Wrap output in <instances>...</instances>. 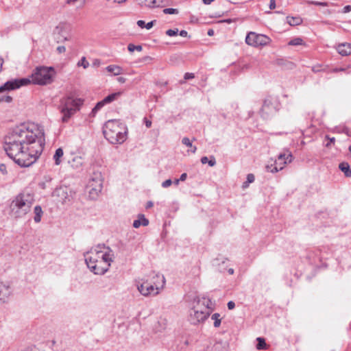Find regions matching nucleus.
I'll list each match as a JSON object with an SVG mask.
<instances>
[{"instance_id":"nucleus-48","label":"nucleus","mask_w":351,"mask_h":351,"mask_svg":"<svg viewBox=\"0 0 351 351\" xmlns=\"http://www.w3.org/2000/svg\"><path fill=\"white\" fill-rule=\"evenodd\" d=\"M346 69L345 68H342V67H340V68H334L332 69L330 72L332 73H337V72H340V71H346Z\"/></svg>"},{"instance_id":"nucleus-31","label":"nucleus","mask_w":351,"mask_h":351,"mask_svg":"<svg viewBox=\"0 0 351 351\" xmlns=\"http://www.w3.org/2000/svg\"><path fill=\"white\" fill-rule=\"evenodd\" d=\"M106 104L105 102H104V99L99 101L95 106L93 108L91 111V115L95 116L96 113L105 105Z\"/></svg>"},{"instance_id":"nucleus-61","label":"nucleus","mask_w":351,"mask_h":351,"mask_svg":"<svg viewBox=\"0 0 351 351\" xmlns=\"http://www.w3.org/2000/svg\"><path fill=\"white\" fill-rule=\"evenodd\" d=\"M145 123L147 128H150L152 125V121L145 119Z\"/></svg>"},{"instance_id":"nucleus-56","label":"nucleus","mask_w":351,"mask_h":351,"mask_svg":"<svg viewBox=\"0 0 351 351\" xmlns=\"http://www.w3.org/2000/svg\"><path fill=\"white\" fill-rule=\"evenodd\" d=\"M208 158L207 156H203L202 158H201V162L202 164H206V163H208Z\"/></svg>"},{"instance_id":"nucleus-37","label":"nucleus","mask_w":351,"mask_h":351,"mask_svg":"<svg viewBox=\"0 0 351 351\" xmlns=\"http://www.w3.org/2000/svg\"><path fill=\"white\" fill-rule=\"evenodd\" d=\"M9 90H11V89L10 88V84L8 83V81L6 82L3 85L0 86V93Z\"/></svg>"},{"instance_id":"nucleus-10","label":"nucleus","mask_w":351,"mask_h":351,"mask_svg":"<svg viewBox=\"0 0 351 351\" xmlns=\"http://www.w3.org/2000/svg\"><path fill=\"white\" fill-rule=\"evenodd\" d=\"M277 111L276 102L271 97H267L261 110V115L263 119H268L270 115Z\"/></svg>"},{"instance_id":"nucleus-41","label":"nucleus","mask_w":351,"mask_h":351,"mask_svg":"<svg viewBox=\"0 0 351 351\" xmlns=\"http://www.w3.org/2000/svg\"><path fill=\"white\" fill-rule=\"evenodd\" d=\"M149 8L160 7V4L156 0H152L150 3L146 4Z\"/></svg>"},{"instance_id":"nucleus-51","label":"nucleus","mask_w":351,"mask_h":351,"mask_svg":"<svg viewBox=\"0 0 351 351\" xmlns=\"http://www.w3.org/2000/svg\"><path fill=\"white\" fill-rule=\"evenodd\" d=\"M229 310H232L235 307V303L233 301H230L227 304Z\"/></svg>"},{"instance_id":"nucleus-34","label":"nucleus","mask_w":351,"mask_h":351,"mask_svg":"<svg viewBox=\"0 0 351 351\" xmlns=\"http://www.w3.org/2000/svg\"><path fill=\"white\" fill-rule=\"evenodd\" d=\"M128 49L130 52H134L135 50L138 51H141L143 49V47L141 45H134L132 43L129 44L128 45Z\"/></svg>"},{"instance_id":"nucleus-63","label":"nucleus","mask_w":351,"mask_h":351,"mask_svg":"<svg viewBox=\"0 0 351 351\" xmlns=\"http://www.w3.org/2000/svg\"><path fill=\"white\" fill-rule=\"evenodd\" d=\"M154 204L152 202L149 201L147 203V205H146V208H152Z\"/></svg>"},{"instance_id":"nucleus-45","label":"nucleus","mask_w":351,"mask_h":351,"mask_svg":"<svg viewBox=\"0 0 351 351\" xmlns=\"http://www.w3.org/2000/svg\"><path fill=\"white\" fill-rule=\"evenodd\" d=\"M195 75L193 73H186L184 74V80H190V79H193L194 78Z\"/></svg>"},{"instance_id":"nucleus-17","label":"nucleus","mask_w":351,"mask_h":351,"mask_svg":"<svg viewBox=\"0 0 351 351\" xmlns=\"http://www.w3.org/2000/svg\"><path fill=\"white\" fill-rule=\"evenodd\" d=\"M69 163L73 169H79L84 164V160L80 156H75L71 160H69Z\"/></svg>"},{"instance_id":"nucleus-43","label":"nucleus","mask_w":351,"mask_h":351,"mask_svg":"<svg viewBox=\"0 0 351 351\" xmlns=\"http://www.w3.org/2000/svg\"><path fill=\"white\" fill-rule=\"evenodd\" d=\"M312 71L314 73H318V72H320V71H324V69H322V66L317 65V66H314L312 67Z\"/></svg>"},{"instance_id":"nucleus-9","label":"nucleus","mask_w":351,"mask_h":351,"mask_svg":"<svg viewBox=\"0 0 351 351\" xmlns=\"http://www.w3.org/2000/svg\"><path fill=\"white\" fill-rule=\"evenodd\" d=\"M270 38L264 34H258L254 32H249L245 38V43L250 46L259 47L267 45Z\"/></svg>"},{"instance_id":"nucleus-24","label":"nucleus","mask_w":351,"mask_h":351,"mask_svg":"<svg viewBox=\"0 0 351 351\" xmlns=\"http://www.w3.org/2000/svg\"><path fill=\"white\" fill-rule=\"evenodd\" d=\"M210 351H227L226 343L221 341L216 342L212 346Z\"/></svg>"},{"instance_id":"nucleus-23","label":"nucleus","mask_w":351,"mask_h":351,"mask_svg":"<svg viewBox=\"0 0 351 351\" xmlns=\"http://www.w3.org/2000/svg\"><path fill=\"white\" fill-rule=\"evenodd\" d=\"M287 22L291 26H295L302 23V19L299 16H287Z\"/></svg>"},{"instance_id":"nucleus-36","label":"nucleus","mask_w":351,"mask_h":351,"mask_svg":"<svg viewBox=\"0 0 351 351\" xmlns=\"http://www.w3.org/2000/svg\"><path fill=\"white\" fill-rule=\"evenodd\" d=\"M78 66H82L84 69H86L89 66L88 62L86 60L85 57H82L80 61L77 63Z\"/></svg>"},{"instance_id":"nucleus-35","label":"nucleus","mask_w":351,"mask_h":351,"mask_svg":"<svg viewBox=\"0 0 351 351\" xmlns=\"http://www.w3.org/2000/svg\"><path fill=\"white\" fill-rule=\"evenodd\" d=\"M162 12L165 14H177L179 13L178 10L175 8H165Z\"/></svg>"},{"instance_id":"nucleus-42","label":"nucleus","mask_w":351,"mask_h":351,"mask_svg":"<svg viewBox=\"0 0 351 351\" xmlns=\"http://www.w3.org/2000/svg\"><path fill=\"white\" fill-rule=\"evenodd\" d=\"M172 184V181L171 179H168L165 181H164L162 183V186L163 188H167L169 186H170Z\"/></svg>"},{"instance_id":"nucleus-2","label":"nucleus","mask_w":351,"mask_h":351,"mask_svg":"<svg viewBox=\"0 0 351 351\" xmlns=\"http://www.w3.org/2000/svg\"><path fill=\"white\" fill-rule=\"evenodd\" d=\"M84 256L87 267L97 275L107 272L114 258L113 251L104 244L91 247Z\"/></svg>"},{"instance_id":"nucleus-11","label":"nucleus","mask_w":351,"mask_h":351,"mask_svg":"<svg viewBox=\"0 0 351 351\" xmlns=\"http://www.w3.org/2000/svg\"><path fill=\"white\" fill-rule=\"evenodd\" d=\"M12 293V290L10 284L0 281V302H7Z\"/></svg>"},{"instance_id":"nucleus-55","label":"nucleus","mask_w":351,"mask_h":351,"mask_svg":"<svg viewBox=\"0 0 351 351\" xmlns=\"http://www.w3.org/2000/svg\"><path fill=\"white\" fill-rule=\"evenodd\" d=\"M137 25L141 28H143L145 26V22L143 20H139L137 21Z\"/></svg>"},{"instance_id":"nucleus-4","label":"nucleus","mask_w":351,"mask_h":351,"mask_svg":"<svg viewBox=\"0 0 351 351\" xmlns=\"http://www.w3.org/2000/svg\"><path fill=\"white\" fill-rule=\"evenodd\" d=\"M83 104V100L75 97L73 95H66L60 99L59 109L63 114L62 121L68 122L69 119L80 110Z\"/></svg>"},{"instance_id":"nucleus-3","label":"nucleus","mask_w":351,"mask_h":351,"mask_svg":"<svg viewBox=\"0 0 351 351\" xmlns=\"http://www.w3.org/2000/svg\"><path fill=\"white\" fill-rule=\"evenodd\" d=\"M34 198L29 193H19L10 203V215L14 218L24 217L31 208Z\"/></svg>"},{"instance_id":"nucleus-25","label":"nucleus","mask_w":351,"mask_h":351,"mask_svg":"<svg viewBox=\"0 0 351 351\" xmlns=\"http://www.w3.org/2000/svg\"><path fill=\"white\" fill-rule=\"evenodd\" d=\"M182 143L183 145H186V147H191V152L192 153H195V152L197 150V147H196V146H193L191 140L188 137H184L182 139Z\"/></svg>"},{"instance_id":"nucleus-27","label":"nucleus","mask_w":351,"mask_h":351,"mask_svg":"<svg viewBox=\"0 0 351 351\" xmlns=\"http://www.w3.org/2000/svg\"><path fill=\"white\" fill-rule=\"evenodd\" d=\"M211 319L214 321L213 325L215 328H218L221 325V315L218 313H215L211 315Z\"/></svg>"},{"instance_id":"nucleus-52","label":"nucleus","mask_w":351,"mask_h":351,"mask_svg":"<svg viewBox=\"0 0 351 351\" xmlns=\"http://www.w3.org/2000/svg\"><path fill=\"white\" fill-rule=\"evenodd\" d=\"M350 11H351V5H346V6L343 8V11H342V12H343V13H348V12H350Z\"/></svg>"},{"instance_id":"nucleus-22","label":"nucleus","mask_w":351,"mask_h":351,"mask_svg":"<svg viewBox=\"0 0 351 351\" xmlns=\"http://www.w3.org/2000/svg\"><path fill=\"white\" fill-rule=\"evenodd\" d=\"M63 154H64V152L61 147H60L56 150V152H55L53 158L55 161V164L56 165H59L61 163V162H62L61 158L63 156Z\"/></svg>"},{"instance_id":"nucleus-29","label":"nucleus","mask_w":351,"mask_h":351,"mask_svg":"<svg viewBox=\"0 0 351 351\" xmlns=\"http://www.w3.org/2000/svg\"><path fill=\"white\" fill-rule=\"evenodd\" d=\"M119 95L120 93H114L110 94L104 99V102L106 104L111 103L112 101H114Z\"/></svg>"},{"instance_id":"nucleus-53","label":"nucleus","mask_w":351,"mask_h":351,"mask_svg":"<svg viewBox=\"0 0 351 351\" xmlns=\"http://www.w3.org/2000/svg\"><path fill=\"white\" fill-rule=\"evenodd\" d=\"M154 22H155V21H152L147 23V24H145V27L147 29H150L153 27Z\"/></svg>"},{"instance_id":"nucleus-62","label":"nucleus","mask_w":351,"mask_h":351,"mask_svg":"<svg viewBox=\"0 0 351 351\" xmlns=\"http://www.w3.org/2000/svg\"><path fill=\"white\" fill-rule=\"evenodd\" d=\"M215 0H202L203 3L206 5H209L212 2H213Z\"/></svg>"},{"instance_id":"nucleus-49","label":"nucleus","mask_w":351,"mask_h":351,"mask_svg":"<svg viewBox=\"0 0 351 351\" xmlns=\"http://www.w3.org/2000/svg\"><path fill=\"white\" fill-rule=\"evenodd\" d=\"M56 50L58 52V53H62L65 52L66 48L64 46H58Z\"/></svg>"},{"instance_id":"nucleus-20","label":"nucleus","mask_w":351,"mask_h":351,"mask_svg":"<svg viewBox=\"0 0 351 351\" xmlns=\"http://www.w3.org/2000/svg\"><path fill=\"white\" fill-rule=\"evenodd\" d=\"M108 72L112 73L114 75H119L122 73L123 69L119 66L111 64L106 68Z\"/></svg>"},{"instance_id":"nucleus-1","label":"nucleus","mask_w":351,"mask_h":351,"mask_svg":"<svg viewBox=\"0 0 351 351\" xmlns=\"http://www.w3.org/2000/svg\"><path fill=\"white\" fill-rule=\"evenodd\" d=\"M45 139L43 129L33 123H23L5 137L4 150L22 167L33 165L42 154Z\"/></svg>"},{"instance_id":"nucleus-8","label":"nucleus","mask_w":351,"mask_h":351,"mask_svg":"<svg viewBox=\"0 0 351 351\" xmlns=\"http://www.w3.org/2000/svg\"><path fill=\"white\" fill-rule=\"evenodd\" d=\"M103 188V179L100 173H94V176L89 180L87 185L89 197L96 199Z\"/></svg>"},{"instance_id":"nucleus-7","label":"nucleus","mask_w":351,"mask_h":351,"mask_svg":"<svg viewBox=\"0 0 351 351\" xmlns=\"http://www.w3.org/2000/svg\"><path fill=\"white\" fill-rule=\"evenodd\" d=\"M194 302L197 303V305H194L190 310L189 315V321L193 325H197L201 322L205 321L209 316V312L206 310L202 311L199 309L198 305L201 302L200 299L197 298V301L195 300Z\"/></svg>"},{"instance_id":"nucleus-40","label":"nucleus","mask_w":351,"mask_h":351,"mask_svg":"<svg viewBox=\"0 0 351 351\" xmlns=\"http://www.w3.org/2000/svg\"><path fill=\"white\" fill-rule=\"evenodd\" d=\"M12 101V98L10 96H3L0 97V103L1 102H6V103H10Z\"/></svg>"},{"instance_id":"nucleus-14","label":"nucleus","mask_w":351,"mask_h":351,"mask_svg":"<svg viewBox=\"0 0 351 351\" xmlns=\"http://www.w3.org/2000/svg\"><path fill=\"white\" fill-rule=\"evenodd\" d=\"M10 84V88L11 90L19 88L23 86L28 85L32 83V79L29 78H19V79H14L8 81Z\"/></svg>"},{"instance_id":"nucleus-44","label":"nucleus","mask_w":351,"mask_h":351,"mask_svg":"<svg viewBox=\"0 0 351 351\" xmlns=\"http://www.w3.org/2000/svg\"><path fill=\"white\" fill-rule=\"evenodd\" d=\"M311 4L315 5H320V6H327L328 3L327 2H319V1H311Z\"/></svg>"},{"instance_id":"nucleus-58","label":"nucleus","mask_w":351,"mask_h":351,"mask_svg":"<svg viewBox=\"0 0 351 351\" xmlns=\"http://www.w3.org/2000/svg\"><path fill=\"white\" fill-rule=\"evenodd\" d=\"M179 34L182 37H186L188 36V32L186 30H181Z\"/></svg>"},{"instance_id":"nucleus-13","label":"nucleus","mask_w":351,"mask_h":351,"mask_svg":"<svg viewBox=\"0 0 351 351\" xmlns=\"http://www.w3.org/2000/svg\"><path fill=\"white\" fill-rule=\"evenodd\" d=\"M150 282L154 285L156 289V292L154 293V295H156L159 293V291L163 289L166 281L163 275L153 273L152 280Z\"/></svg>"},{"instance_id":"nucleus-39","label":"nucleus","mask_w":351,"mask_h":351,"mask_svg":"<svg viewBox=\"0 0 351 351\" xmlns=\"http://www.w3.org/2000/svg\"><path fill=\"white\" fill-rule=\"evenodd\" d=\"M178 29L176 28L174 29H168L167 32H166V34L168 35L169 36H176L178 35Z\"/></svg>"},{"instance_id":"nucleus-54","label":"nucleus","mask_w":351,"mask_h":351,"mask_svg":"<svg viewBox=\"0 0 351 351\" xmlns=\"http://www.w3.org/2000/svg\"><path fill=\"white\" fill-rule=\"evenodd\" d=\"M269 8L271 10H274L276 8V1L275 0H270L269 1Z\"/></svg>"},{"instance_id":"nucleus-30","label":"nucleus","mask_w":351,"mask_h":351,"mask_svg":"<svg viewBox=\"0 0 351 351\" xmlns=\"http://www.w3.org/2000/svg\"><path fill=\"white\" fill-rule=\"evenodd\" d=\"M142 280H143V282L141 284L137 285V289L143 295L148 296V292L145 291V287H146V286H145V280H146L142 279Z\"/></svg>"},{"instance_id":"nucleus-28","label":"nucleus","mask_w":351,"mask_h":351,"mask_svg":"<svg viewBox=\"0 0 351 351\" xmlns=\"http://www.w3.org/2000/svg\"><path fill=\"white\" fill-rule=\"evenodd\" d=\"M145 286H146V287H145V291L148 292V296L151 295H154V293L156 292V291H154L156 290V289L154 288V285H152V283L149 282L148 279H147L145 280Z\"/></svg>"},{"instance_id":"nucleus-6","label":"nucleus","mask_w":351,"mask_h":351,"mask_svg":"<svg viewBox=\"0 0 351 351\" xmlns=\"http://www.w3.org/2000/svg\"><path fill=\"white\" fill-rule=\"evenodd\" d=\"M56 72L52 66H37L32 72L31 78L32 83L38 85H47L53 81Z\"/></svg>"},{"instance_id":"nucleus-26","label":"nucleus","mask_w":351,"mask_h":351,"mask_svg":"<svg viewBox=\"0 0 351 351\" xmlns=\"http://www.w3.org/2000/svg\"><path fill=\"white\" fill-rule=\"evenodd\" d=\"M257 344H256V349L258 350H266L267 348V343L265 342V340L263 337H258L256 339Z\"/></svg>"},{"instance_id":"nucleus-5","label":"nucleus","mask_w":351,"mask_h":351,"mask_svg":"<svg viewBox=\"0 0 351 351\" xmlns=\"http://www.w3.org/2000/svg\"><path fill=\"white\" fill-rule=\"evenodd\" d=\"M104 135L112 144H121L126 139L125 132L121 131L119 123L116 120H109L104 125Z\"/></svg>"},{"instance_id":"nucleus-60","label":"nucleus","mask_w":351,"mask_h":351,"mask_svg":"<svg viewBox=\"0 0 351 351\" xmlns=\"http://www.w3.org/2000/svg\"><path fill=\"white\" fill-rule=\"evenodd\" d=\"M100 60L98 59H95L93 63V66H99L100 65Z\"/></svg>"},{"instance_id":"nucleus-38","label":"nucleus","mask_w":351,"mask_h":351,"mask_svg":"<svg viewBox=\"0 0 351 351\" xmlns=\"http://www.w3.org/2000/svg\"><path fill=\"white\" fill-rule=\"evenodd\" d=\"M254 176L252 173H249L247 176V181L243 183V186H245L247 183H252L254 181Z\"/></svg>"},{"instance_id":"nucleus-16","label":"nucleus","mask_w":351,"mask_h":351,"mask_svg":"<svg viewBox=\"0 0 351 351\" xmlns=\"http://www.w3.org/2000/svg\"><path fill=\"white\" fill-rule=\"evenodd\" d=\"M52 196L53 197H60L61 201L64 203L66 202L67 193L66 191V189L63 187L56 188L52 193Z\"/></svg>"},{"instance_id":"nucleus-12","label":"nucleus","mask_w":351,"mask_h":351,"mask_svg":"<svg viewBox=\"0 0 351 351\" xmlns=\"http://www.w3.org/2000/svg\"><path fill=\"white\" fill-rule=\"evenodd\" d=\"M293 160V156L291 152L289 150H285L284 152L280 153L278 159H276L274 162L275 165L280 167L283 166V167L291 163Z\"/></svg>"},{"instance_id":"nucleus-33","label":"nucleus","mask_w":351,"mask_h":351,"mask_svg":"<svg viewBox=\"0 0 351 351\" xmlns=\"http://www.w3.org/2000/svg\"><path fill=\"white\" fill-rule=\"evenodd\" d=\"M289 45L298 46L303 45V40L301 38H295L289 42Z\"/></svg>"},{"instance_id":"nucleus-18","label":"nucleus","mask_w":351,"mask_h":351,"mask_svg":"<svg viewBox=\"0 0 351 351\" xmlns=\"http://www.w3.org/2000/svg\"><path fill=\"white\" fill-rule=\"evenodd\" d=\"M148 224L149 220L145 217L144 215H139L138 219L134 221L133 227L138 228L141 226H147Z\"/></svg>"},{"instance_id":"nucleus-50","label":"nucleus","mask_w":351,"mask_h":351,"mask_svg":"<svg viewBox=\"0 0 351 351\" xmlns=\"http://www.w3.org/2000/svg\"><path fill=\"white\" fill-rule=\"evenodd\" d=\"M0 171L3 174H6L7 173L6 166L4 164H1L0 165Z\"/></svg>"},{"instance_id":"nucleus-19","label":"nucleus","mask_w":351,"mask_h":351,"mask_svg":"<svg viewBox=\"0 0 351 351\" xmlns=\"http://www.w3.org/2000/svg\"><path fill=\"white\" fill-rule=\"evenodd\" d=\"M339 169L344 173V175L347 178L351 177V169L350 165L346 162H342L339 165Z\"/></svg>"},{"instance_id":"nucleus-59","label":"nucleus","mask_w":351,"mask_h":351,"mask_svg":"<svg viewBox=\"0 0 351 351\" xmlns=\"http://www.w3.org/2000/svg\"><path fill=\"white\" fill-rule=\"evenodd\" d=\"M117 81L119 82V83H121V84H123L126 81V79L123 77H119L117 78Z\"/></svg>"},{"instance_id":"nucleus-57","label":"nucleus","mask_w":351,"mask_h":351,"mask_svg":"<svg viewBox=\"0 0 351 351\" xmlns=\"http://www.w3.org/2000/svg\"><path fill=\"white\" fill-rule=\"evenodd\" d=\"M186 178H187V174L186 173H183L182 174H181L179 179L180 181L183 182V181L186 180Z\"/></svg>"},{"instance_id":"nucleus-21","label":"nucleus","mask_w":351,"mask_h":351,"mask_svg":"<svg viewBox=\"0 0 351 351\" xmlns=\"http://www.w3.org/2000/svg\"><path fill=\"white\" fill-rule=\"evenodd\" d=\"M34 213L35 215L34 217V221L36 223H39L41 220V217L43 213L41 206L38 205L36 206L34 209Z\"/></svg>"},{"instance_id":"nucleus-64","label":"nucleus","mask_w":351,"mask_h":351,"mask_svg":"<svg viewBox=\"0 0 351 351\" xmlns=\"http://www.w3.org/2000/svg\"><path fill=\"white\" fill-rule=\"evenodd\" d=\"M207 34L208 36H213L214 34V30L212 29H208Z\"/></svg>"},{"instance_id":"nucleus-15","label":"nucleus","mask_w":351,"mask_h":351,"mask_svg":"<svg viewBox=\"0 0 351 351\" xmlns=\"http://www.w3.org/2000/svg\"><path fill=\"white\" fill-rule=\"evenodd\" d=\"M338 53L343 56L351 55V43H343L337 45Z\"/></svg>"},{"instance_id":"nucleus-47","label":"nucleus","mask_w":351,"mask_h":351,"mask_svg":"<svg viewBox=\"0 0 351 351\" xmlns=\"http://www.w3.org/2000/svg\"><path fill=\"white\" fill-rule=\"evenodd\" d=\"M209 166L210 167H213L216 164V160H215V158L213 157V156H211L210 157V159L208 160V163Z\"/></svg>"},{"instance_id":"nucleus-46","label":"nucleus","mask_w":351,"mask_h":351,"mask_svg":"<svg viewBox=\"0 0 351 351\" xmlns=\"http://www.w3.org/2000/svg\"><path fill=\"white\" fill-rule=\"evenodd\" d=\"M326 138L329 140V142L326 144V147H329L330 145V143H334L335 141V138L334 137H329V136H326Z\"/></svg>"},{"instance_id":"nucleus-32","label":"nucleus","mask_w":351,"mask_h":351,"mask_svg":"<svg viewBox=\"0 0 351 351\" xmlns=\"http://www.w3.org/2000/svg\"><path fill=\"white\" fill-rule=\"evenodd\" d=\"M266 169L267 171L271 172V173H276L280 170H282L283 169V166H277L275 165H267Z\"/></svg>"}]
</instances>
